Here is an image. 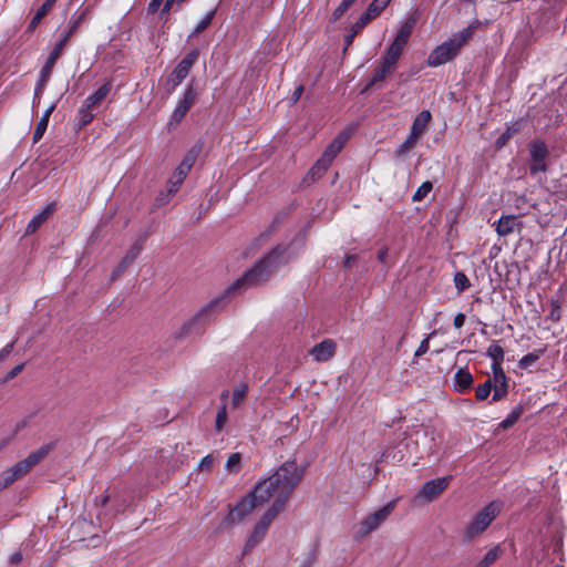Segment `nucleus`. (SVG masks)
<instances>
[{
    "mask_svg": "<svg viewBox=\"0 0 567 567\" xmlns=\"http://www.w3.org/2000/svg\"><path fill=\"white\" fill-rule=\"evenodd\" d=\"M303 471L298 466L296 461H287L282 463L277 471L257 483L254 491L245 496L226 517V523L238 524L252 513V511L269 502L271 498L276 501L281 498V491L288 489V497L300 483Z\"/></svg>",
    "mask_w": 567,
    "mask_h": 567,
    "instance_id": "f257e3e1",
    "label": "nucleus"
},
{
    "mask_svg": "<svg viewBox=\"0 0 567 567\" xmlns=\"http://www.w3.org/2000/svg\"><path fill=\"white\" fill-rule=\"evenodd\" d=\"M295 257L289 251V247H277L271 250L262 260L246 271L240 278L233 282L226 290L225 295L240 291L251 286L265 282L281 266L286 265Z\"/></svg>",
    "mask_w": 567,
    "mask_h": 567,
    "instance_id": "f03ea898",
    "label": "nucleus"
},
{
    "mask_svg": "<svg viewBox=\"0 0 567 567\" xmlns=\"http://www.w3.org/2000/svg\"><path fill=\"white\" fill-rule=\"evenodd\" d=\"M476 30L475 24H471L463 30L453 33L442 44L435 47L427 56V64L432 68L443 65L456 58L461 49L470 42Z\"/></svg>",
    "mask_w": 567,
    "mask_h": 567,
    "instance_id": "7ed1b4c3",
    "label": "nucleus"
},
{
    "mask_svg": "<svg viewBox=\"0 0 567 567\" xmlns=\"http://www.w3.org/2000/svg\"><path fill=\"white\" fill-rule=\"evenodd\" d=\"M288 489L281 491V498H277L274 501L270 508L261 516V518L255 525L250 536L245 543L243 555L248 554L252 548H255L266 536L269 526L277 517V515L285 508L288 499Z\"/></svg>",
    "mask_w": 567,
    "mask_h": 567,
    "instance_id": "20e7f679",
    "label": "nucleus"
},
{
    "mask_svg": "<svg viewBox=\"0 0 567 567\" xmlns=\"http://www.w3.org/2000/svg\"><path fill=\"white\" fill-rule=\"evenodd\" d=\"M51 451V445H44L31 452L24 460L0 474V491L13 484L17 480L28 474L34 465L43 460Z\"/></svg>",
    "mask_w": 567,
    "mask_h": 567,
    "instance_id": "39448f33",
    "label": "nucleus"
},
{
    "mask_svg": "<svg viewBox=\"0 0 567 567\" xmlns=\"http://www.w3.org/2000/svg\"><path fill=\"white\" fill-rule=\"evenodd\" d=\"M502 509L501 502H491L482 511H480L473 519L467 524L465 535L467 538H474L483 533L491 523L496 518Z\"/></svg>",
    "mask_w": 567,
    "mask_h": 567,
    "instance_id": "423d86ee",
    "label": "nucleus"
},
{
    "mask_svg": "<svg viewBox=\"0 0 567 567\" xmlns=\"http://www.w3.org/2000/svg\"><path fill=\"white\" fill-rule=\"evenodd\" d=\"M76 27H78V22L72 24L70 30L55 44L53 51L48 56L47 62L43 65V68L41 70V73H40V80H39V82L37 84V87H35L34 97H39L40 93L43 91V87H44L45 83L48 82V80H49V78L51 75L52 69H53L56 60L60 58V55H61V53H62L66 42L69 41V39L73 34V32L75 31Z\"/></svg>",
    "mask_w": 567,
    "mask_h": 567,
    "instance_id": "0eeeda50",
    "label": "nucleus"
},
{
    "mask_svg": "<svg viewBox=\"0 0 567 567\" xmlns=\"http://www.w3.org/2000/svg\"><path fill=\"white\" fill-rule=\"evenodd\" d=\"M198 55L199 52L197 50H193L177 64V66L173 70L167 79L169 91L175 90L188 75L193 65L197 61Z\"/></svg>",
    "mask_w": 567,
    "mask_h": 567,
    "instance_id": "6e6552de",
    "label": "nucleus"
},
{
    "mask_svg": "<svg viewBox=\"0 0 567 567\" xmlns=\"http://www.w3.org/2000/svg\"><path fill=\"white\" fill-rule=\"evenodd\" d=\"M415 25V18L409 17L400 27L394 40H392V65L400 58Z\"/></svg>",
    "mask_w": 567,
    "mask_h": 567,
    "instance_id": "1a4fd4ad",
    "label": "nucleus"
},
{
    "mask_svg": "<svg viewBox=\"0 0 567 567\" xmlns=\"http://www.w3.org/2000/svg\"><path fill=\"white\" fill-rule=\"evenodd\" d=\"M451 481V475L431 480L422 485L417 497L424 502H433L449 487Z\"/></svg>",
    "mask_w": 567,
    "mask_h": 567,
    "instance_id": "9d476101",
    "label": "nucleus"
},
{
    "mask_svg": "<svg viewBox=\"0 0 567 567\" xmlns=\"http://www.w3.org/2000/svg\"><path fill=\"white\" fill-rule=\"evenodd\" d=\"M529 154L532 164L529 165V172L535 175L540 172L547 171L546 158L549 154L546 144L543 141H534L529 144Z\"/></svg>",
    "mask_w": 567,
    "mask_h": 567,
    "instance_id": "9b49d317",
    "label": "nucleus"
},
{
    "mask_svg": "<svg viewBox=\"0 0 567 567\" xmlns=\"http://www.w3.org/2000/svg\"><path fill=\"white\" fill-rule=\"evenodd\" d=\"M390 514V504L384 505L381 509L368 516L360 523L357 529V537H364L371 532L375 530L383 522L386 520Z\"/></svg>",
    "mask_w": 567,
    "mask_h": 567,
    "instance_id": "f8f14e48",
    "label": "nucleus"
},
{
    "mask_svg": "<svg viewBox=\"0 0 567 567\" xmlns=\"http://www.w3.org/2000/svg\"><path fill=\"white\" fill-rule=\"evenodd\" d=\"M195 101H196V91L192 86H189L186 89L183 97L177 103V105L171 116V120L168 122V126L172 127V126L177 125L184 118V116L186 115L188 110L194 105Z\"/></svg>",
    "mask_w": 567,
    "mask_h": 567,
    "instance_id": "ddd939ff",
    "label": "nucleus"
},
{
    "mask_svg": "<svg viewBox=\"0 0 567 567\" xmlns=\"http://www.w3.org/2000/svg\"><path fill=\"white\" fill-rule=\"evenodd\" d=\"M350 137V131L340 132L337 137L327 146L326 151L321 156V164H330L334 157L340 153L348 138Z\"/></svg>",
    "mask_w": 567,
    "mask_h": 567,
    "instance_id": "4468645a",
    "label": "nucleus"
},
{
    "mask_svg": "<svg viewBox=\"0 0 567 567\" xmlns=\"http://www.w3.org/2000/svg\"><path fill=\"white\" fill-rule=\"evenodd\" d=\"M494 385L493 401H499L507 394V378L502 365H492Z\"/></svg>",
    "mask_w": 567,
    "mask_h": 567,
    "instance_id": "2eb2a0df",
    "label": "nucleus"
},
{
    "mask_svg": "<svg viewBox=\"0 0 567 567\" xmlns=\"http://www.w3.org/2000/svg\"><path fill=\"white\" fill-rule=\"evenodd\" d=\"M336 342L331 339H324L310 350V355L316 362H327L336 353Z\"/></svg>",
    "mask_w": 567,
    "mask_h": 567,
    "instance_id": "dca6fc26",
    "label": "nucleus"
},
{
    "mask_svg": "<svg viewBox=\"0 0 567 567\" xmlns=\"http://www.w3.org/2000/svg\"><path fill=\"white\" fill-rule=\"evenodd\" d=\"M522 223L519 221L517 216L514 215H505L502 216L496 225V233L498 236L506 237L513 234L516 229L520 230Z\"/></svg>",
    "mask_w": 567,
    "mask_h": 567,
    "instance_id": "f3484780",
    "label": "nucleus"
},
{
    "mask_svg": "<svg viewBox=\"0 0 567 567\" xmlns=\"http://www.w3.org/2000/svg\"><path fill=\"white\" fill-rule=\"evenodd\" d=\"M55 210V204H48L41 212L33 216L25 228V235H31L52 215Z\"/></svg>",
    "mask_w": 567,
    "mask_h": 567,
    "instance_id": "a211bd4d",
    "label": "nucleus"
},
{
    "mask_svg": "<svg viewBox=\"0 0 567 567\" xmlns=\"http://www.w3.org/2000/svg\"><path fill=\"white\" fill-rule=\"evenodd\" d=\"M389 54H390V48L385 49V54L383 56V62H382L381 68L374 72L372 79L364 86L362 92H365V91L370 90L373 86H378L379 83H383L384 82L385 75L390 72V58H389Z\"/></svg>",
    "mask_w": 567,
    "mask_h": 567,
    "instance_id": "6ab92c4d",
    "label": "nucleus"
},
{
    "mask_svg": "<svg viewBox=\"0 0 567 567\" xmlns=\"http://www.w3.org/2000/svg\"><path fill=\"white\" fill-rule=\"evenodd\" d=\"M430 121L431 113L429 111L420 112L412 123L410 133L420 138L424 134Z\"/></svg>",
    "mask_w": 567,
    "mask_h": 567,
    "instance_id": "aec40b11",
    "label": "nucleus"
},
{
    "mask_svg": "<svg viewBox=\"0 0 567 567\" xmlns=\"http://www.w3.org/2000/svg\"><path fill=\"white\" fill-rule=\"evenodd\" d=\"M473 383L472 374L464 369H458L454 375V389L460 393H464Z\"/></svg>",
    "mask_w": 567,
    "mask_h": 567,
    "instance_id": "412c9836",
    "label": "nucleus"
},
{
    "mask_svg": "<svg viewBox=\"0 0 567 567\" xmlns=\"http://www.w3.org/2000/svg\"><path fill=\"white\" fill-rule=\"evenodd\" d=\"M112 84L111 82L104 83L100 86L93 94L89 95L85 99L86 107H95L99 105L111 92Z\"/></svg>",
    "mask_w": 567,
    "mask_h": 567,
    "instance_id": "4be33fe9",
    "label": "nucleus"
},
{
    "mask_svg": "<svg viewBox=\"0 0 567 567\" xmlns=\"http://www.w3.org/2000/svg\"><path fill=\"white\" fill-rule=\"evenodd\" d=\"M54 109H55V104L53 103L44 111L42 117L38 122L34 133H33L34 143L40 141L42 138L43 134L45 133L48 124H49V118H50L52 112L54 111Z\"/></svg>",
    "mask_w": 567,
    "mask_h": 567,
    "instance_id": "5701e85b",
    "label": "nucleus"
},
{
    "mask_svg": "<svg viewBox=\"0 0 567 567\" xmlns=\"http://www.w3.org/2000/svg\"><path fill=\"white\" fill-rule=\"evenodd\" d=\"M188 173L189 171L183 168L182 166H178L176 168V171L173 173L172 177L168 181L167 189L171 195H174L178 190L179 186L183 184Z\"/></svg>",
    "mask_w": 567,
    "mask_h": 567,
    "instance_id": "b1692460",
    "label": "nucleus"
},
{
    "mask_svg": "<svg viewBox=\"0 0 567 567\" xmlns=\"http://www.w3.org/2000/svg\"><path fill=\"white\" fill-rule=\"evenodd\" d=\"M249 391V386L245 382L238 383L231 392V408L238 409L245 401Z\"/></svg>",
    "mask_w": 567,
    "mask_h": 567,
    "instance_id": "393cba45",
    "label": "nucleus"
},
{
    "mask_svg": "<svg viewBox=\"0 0 567 567\" xmlns=\"http://www.w3.org/2000/svg\"><path fill=\"white\" fill-rule=\"evenodd\" d=\"M488 358L492 359V365H502L504 362V349L497 343L493 342L486 351Z\"/></svg>",
    "mask_w": 567,
    "mask_h": 567,
    "instance_id": "a878e982",
    "label": "nucleus"
},
{
    "mask_svg": "<svg viewBox=\"0 0 567 567\" xmlns=\"http://www.w3.org/2000/svg\"><path fill=\"white\" fill-rule=\"evenodd\" d=\"M241 468V455L240 453H233L228 456L225 470L228 474H237Z\"/></svg>",
    "mask_w": 567,
    "mask_h": 567,
    "instance_id": "bb28decb",
    "label": "nucleus"
},
{
    "mask_svg": "<svg viewBox=\"0 0 567 567\" xmlns=\"http://www.w3.org/2000/svg\"><path fill=\"white\" fill-rule=\"evenodd\" d=\"M544 352H545V349L534 350L533 352L524 355L519 360L518 365L522 369H527V368L532 367L534 363H536L539 360V358L544 354Z\"/></svg>",
    "mask_w": 567,
    "mask_h": 567,
    "instance_id": "cd10ccee",
    "label": "nucleus"
},
{
    "mask_svg": "<svg viewBox=\"0 0 567 567\" xmlns=\"http://www.w3.org/2000/svg\"><path fill=\"white\" fill-rule=\"evenodd\" d=\"M519 125L518 123L512 125V126H507L506 131L504 133L501 134V136L496 140L495 142V146L496 148H502L503 146H505L507 144V142L509 141V138L519 131Z\"/></svg>",
    "mask_w": 567,
    "mask_h": 567,
    "instance_id": "c85d7f7f",
    "label": "nucleus"
},
{
    "mask_svg": "<svg viewBox=\"0 0 567 567\" xmlns=\"http://www.w3.org/2000/svg\"><path fill=\"white\" fill-rule=\"evenodd\" d=\"M78 118L81 127L91 123L94 118L93 107H86V103L83 102L81 109L79 110Z\"/></svg>",
    "mask_w": 567,
    "mask_h": 567,
    "instance_id": "c756f323",
    "label": "nucleus"
},
{
    "mask_svg": "<svg viewBox=\"0 0 567 567\" xmlns=\"http://www.w3.org/2000/svg\"><path fill=\"white\" fill-rule=\"evenodd\" d=\"M199 152H200V147L199 146H195L193 147L186 155L185 157L183 158L182 163L179 164V166H182L183 168L187 169V171H190L192 167L194 166L198 155H199Z\"/></svg>",
    "mask_w": 567,
    "mask_h": 567,
    "instance_id": "7c9ffc66",
    "label": "nucleus"
},
{
    "mask_svg": "<svg viewBox=\"0 0 567 567\" xmlns=\"http://www.w3.org/2000/svg\"><path fill=\"white\" fill-rule=\"evenodd\" d=\"M215 16V10H212L209 12H207L200 20L199 22L196 24L195 29L193 30V32L189 34V37H196L197 34H199L200 32H203L213 21V18Z\"/></svg>",
    "mask_w": 567,
    "mask_h": 567,
    "instance_id": "2f4dec72",
    "label": "nucleus"
},
{
    "mask_svg": "<svg viewBox=\"0 0 567 567\" xmlns=\"http://www.w3.org/2000/svg\"><path fill=\"white\" fill-rule=\"evenodd\" d=\"M390 0H374L364 13H369V19H374L383 9L388 7Z\"/></svg>",
    "mask_w": 567,
    "mask_h": 567,
    "instance_id": "473e14b6",
    "label": "nucleus"
},
{
    "mask_svg": "<svg viewBox=\"0 0 567 567\" xmlns=\"http://www.w3.org/2000/svg\"><path fill=\"white\" fill-rule=\"evenodd\" d=\"M227 421H228L227 406L225 404H221L220 406H218V410H217V415H216V420H215V430L217 432H220L225 427Z\"/></svg>",
    "mask_w": 567,
    "mask_h": 567,
    "instance_id": "72a5a7b5",
    "label": "nucleus"
},
{
    "mask_svg": "<svg viewBox=\"0 0 567 567\" xmlns=\"http://www.w3.org/2000/svg\"><path fill=\"white\" fill-rule=\"evenodd\" d=\"M492 390L494 391V385L492 379L488 378L483 384L476 388L475 396L477 400L483 401L488 398Z\"/></svg>",
    "mask_w": 567,
    "mask_h": 567,
    "instance_id": "f704fd0d",
    "label": "nucleus"
},
{
    "mask_svg": "<svg viewBox=\"0 0 567 567\" xmlns=\"http://www.w3.org/2000/svg\"><path fill=\"white\" fill-rule=\"evenodd\" d=\"M55 0H47L40 8L39 10L37 11V13L34 14L31 23H30V27L31 28H34L40 21L41 19L51 10L52 6L54 4Z\"/></svg>",
    "mask_w": 567,
    "mask_h": 567,
    "instance_id": "c9c22d12",
    "label": "nucleus"
},
{
    "mask_svg": "<svg viewBox=\"0 0 567 567\" xmlns=\"http://www.w3.org/2000/svg\"><path fill=\"white\" fill-rule=\"evenodd\" d=\"M501 548L499 546H495L494 548L489 549L483 559L477 564V567H488L492 565L501 555Z\"/></svg>",
    "mask_w": 567,
    "mask_h": 567,
    "instance_id": "e433bc0d",
    "label": "nucleus"
},
{
    "mask_svg": "<svg viewBox=\"0 0 567 567\" xmlns=\"http://www.w3.org/2000/svg\"><path fill=\"white\" fill-rule=\"evenodd\" d=\"M420 138L417 136L410 133L405 141L398 147V155L401 156L410 152L417 144Z\"/></svg>",
    "mask_w": 567,
    "mask_h": 567,
    "instance_id": "4c0bfd02",
    "label": "nucleus"
},
{
    "mask_svg": "<svg viewBox=\"0 0 567 567\" xmlns=\"http://www.w3.org/2000/svg\"><path fill=\"white\" fill-rule=\"evenodd\" d=\"M453 280H454L455 288L457 289L458 292H463V291L467 290L471 287L470 279L462 271L456 272L454 275V279Z\"/></svg>",
    "mask_w": 567,
    "mask_h": 567,
    "instance_id": "58836bf2",
    "label": "nucleus"
},
{
    "mask_svg": "<svg viewBox=\"0 0 567 567\" xmlns=\"http://www.w3.org/2000/svg\"><path fill=\"white\" fill-rule=\"evenodd\" d=\"M433 184L429 181L422 183V185L415 190L412 196L413 202H421L424 199L429 193L432 190Z\"/></svg>",
    "mask_w": 567,
    "mask_h": 567,
    "instance_id": "ea45409f",
    "label": "nucleus"
},
{
    "mask_svg": "<svg viewBox=\"0 0 567 567\" xmlns=\"http://www.w3.org/2000/svg\"><path fill=\"white\" fill-rule=\"evenodd\" d=\"M219 303V299H216L212 302H209L197 316L194 318V320L187 322L184 324L183 329L189 330L195 322H197L199 319H202L206 313H208L210 310H213L217 305Z\"/></svg>",
    "mask_w": 567,
    "mask_h": 567,
    "instance_id": "a19ab883",
    "label": "nucleus"
},
{
    "mask_svg": "<svg viewBox=\"0 0 567 567\" xmlns=\"http://www.w3.org/2000/svg\"><path fill=\"white\" fill-rule=\"evenodd\" d=\"M561 317L560 302L558 300H550L548 319L553 322H558Z\"/></svg>",
    "mask_w": 567,
    "mask_h": 567,
    "instance_id": "79ce46f5",
    "label": "nucleus"
},
{
    "mask_svg": "<svg viewBox=\"0 0 567 567\" xmlns=\"http://www.w3.org/2000/svg\"><path fill=\"white\" fill-rule=\"evenodd\" d=\"M355 0H343L332 13V20H339L353 4Z\"/></svg>",
    "mask_w": 567,
    "mask_h": 567,
    "instance_id": "37998d69",
    "label": "nucleus"
},
{
    "mask_svg": "<svg viewBox=\"0 0 567 567\" xmlns=\"http://www.w3.org/2000/svg\"><path fill=\"white\" fill-rule=\"evenodd\" d=\"M142 251V243H135L126 252L122 260L124 264L131 265Z\"/></svg>",
    "mask_w": 567,
    "mask_h": 567,
    "instance_id": "c03bdc74",
    "label": "nucleus"
},
{
    "mask_svg": "<svg viewBox=\"0 0 567 567\" xmlns=\"http://www.w3.org/2000/svg\"><path fill=\"white\" fill-rule=\"evenodd\" d=\"M520 414H522L520 409L513 410L507 415V417L499 423V426L504 430L511 427L512 425H514L516 423V421L519 419Z\"/></svg>",
    "mask_w": 567,
    "mask_h": 567,
    "instance_id": "a18cd8bd",
    "label": "nucleus"
},
{
    "mask_svg": "<svg viewBox=\"0 0 567 567\" xmlns=\"http://www.w3.org/2000/svg\"><path fill=\"white\" fill-rule=\"evenodd\" d=\"M330 164H321V157L317 161V163L310 169V175L312 178H319L322 174L328 169Z\"/></svg>",
    "mask_w": 567,
    "mask_h": 567,
    "instance_id": "49530a36",
    "label": "nucleus"
},
{
    "mask_svg": "<svg viewBox=\"0 0 567 567\" xmlns=\"http://www.w3.org/2000/svg\"><path fill=\"white\" fill-rule=\"evenodd\" d=\"M370 21L369 13H362L350 29L355 33H359Z\"/></svg>",
    "mask_w": 567,
    "mask_h": 567,
    "instance_id": "de8ad7c7",
    "label": "nucleus"
},
{
    "mask_svg": "<svg viewBox=\"0 0 567 567\" xmlns=\"http://www.w3.org/2000/svg\"><path fill=\"white\" fill-rule=\"evenodd\" d=\"M128 266L130 265L124 264V260H121V262L113 269L112 275H111V279L115 280L117 277H120L125 271V269Z\"/></svg>",
    "mask_w": 567,
    "mask_h": 567,
    "instance_id": "09e8293b",
    "label": "nucleus"
},
{
    "mask_svg": "<svg viewBox=\"0 0 567 567\" xmlns=\"http://www.w3.org/2000/svg\"><path fill=\"white\" fill-rule=\"evenodd\" d=\"M213 463H214V457H213L212 454H208V455H206L205 457L202 458V461L199 463V468L200 470H208V468H210Z\"/></svg>",
    "mask_w": 567,
    "mask_h": 567,
    "instance_id": "8fccbe9b",
    "label": "nucleus"
},
{
    "mask_svg": "<svg viewBox=\"0 0 567 567\" xmlns=\"http://www.w3.org/2000/svg\"><path fill=\"white\" fill-rule=\"evenodd\" d=\"M24 368V364H19L17 367H14L11 371L8 372V374L6 375L4 378V381H9V380H12L13 378H16Z\"/></svg>",
    "mask_w": 567,
    "mask_h": 567,
    "instance_id": "3c124183",
    "label": "nucleus"
},
{
    "mask_svg": "<svg viewBox=\"0 0 567 567\" xmlns=\"http://www.w3.org/2000/svg\"><path fill=\"white\" fill-rule=\"evenodd\" d=\"M429 350V339H424L415 351L414 355L420 357Z\"/></svg>",
    "mask_w": 567,
    "mask_h": 567,
    "instance_id": "603ef678",
    "label": "nucleus"
},
{
    "mask_svg": "<svg viewBox=\"0 0 567 567\" xmlns=\"http://www.w3.org/2000/svg\"><path fill=\"white\" fill-rule=\"evenodd\" d=\"M358 33H355L354 31H352L351 29L349 30V32L346 34L344 37V51L352 44L355 35Z\"/></svg>",
    "mask_w": 567,
    "mask_h": 567,
    "instance_id": "864d4df0",
    "label": "nucleus"
},
{
    "mask_svg": "<svg viewBox=\"0 0 567 567\" xmlns=\"http://www.w3.org/2000/svg\"><path fill=\"white\" fill-rule=\"evenodd\" d=\"M465 322V315L464 313H457L455 317H454V321H453V324L456 329H460L463 327Z\"/></svg>",
    "mask_w": 567,
    "mask_h": 567,
    "instance_id": "5fc2aeb1",
    "label": "nucleus"
},
{
    "mask_svg": "<svg viewBox=\"0 0 567 567\" xmlns=\"http://www.w3.org/2000/svg\"><path fill=\"white\" fill-rule=\"evenodd\" d=\"M302 92H303L302 85H299L298 87H296V90L293 91V93L291 95V102L296 103L301 97Z\"/></svg>",
    "mask_w": 567,
    "mask_h": 567,
    "instance_id": "6e6d98bb",
    "label": "nucleus"
},
{
    "mask_svg": "<svg viewBox=\"0 0 567 567\" xmlns=\"http://www.w3.org/2000/svg\"><path fill=\"white\" fill-rule=\"evenodd\" d=\"M163 0H151L148 3V12L154 13L157 11Z\"/></svg>",
    "mask_w": 567,
    "mask_h": 567,
    "instance_id": "4d7b16f0",
    "label": "nucleus"
},
{
    "mask_svg": "<svg viewBox=\"0 0 567 567\" xmlns=\"http://www.w3.org/2000/svg\"><path fill=\"white\" fill-rule=\"evenodd\" d=\"M13 342L7 344L6 347H3L0 351V359H4L7 355L10 354V352L12 351L13 349Z\"/></svg>",
    "mask_w": 567,
    "mask_h": 567,
    "instance_id": "13d9d810",
    "label": "nucleus"
},
{
    "mask_svg": "<svg viewBox=\"0 0 567 567\" xmlns=\"http://www.w3.org/2000/svg\"><path fill=\"white\" fill-rule=\"evenodd\" d=\"M354 260H355V256L348 254L344 257V261H343L344 267H350Z\"/></svg>",
    "mask_w": 567,
    "mask_h": 567,
    "instance_id": "bf43d9fd",
    "label": "nucleus"
},
{
    "mask_svg": "<svg viewBox=\"0 0 567 567\" xmlns=\"http://www.w3.org/2000/svg\"><path fill=\"white\" fill-rule=\"evenodd\" d=\"M176 0H166L164 7H163V10H162V13H166L171 10L173 3H175Z\"/></svg>",
    "mask_w": 567,
    "mask_h": 567,
    "instance_id": "052dcab7",
    "label": "nucleus"
},
{
    "mask_svg": "<svg viewBox=\"0 0 567 567\" xmlns=\"http://www.w3.org/2000/svg\"><path fill=\"white\" fill-rule=\"evenodd\" d=\"M378 257H379V259H380L381 261H385V258H386V248L381 249V250H380V252H379V255H378Z\"/></svg>",
    "mask_w": 567,
    "mask_h": 567,
    "instance_id": "680f3d73",
    "label": "nucleus"
},
{
    "mask_svg": "<svg viewBox=\"0 0 567 567\" xmlns=\"http://www.w3.org/2000/svg\"><path fill=\"white\" fill-rule=\"evenodd\" d=\"M21 559H22V556H21V554H19V553L13 554V555L11 556V560H12L13 563H19Z\"/></svg>",
    "mask_w": 567,
    "mask_h": 567,
    "instance_id": "e2e57ef3",
    "label": "nucleus"
},
{
    "mask_svg": "<svg viewBox=\"0 0 567 567\" xmlns=\"http://www.w3.org/2000/svg\"><path fill=\"white\" fill-rule=\"evenodd\" d=\"M229 396V391L228 390H224L220 394V399L221 400H226L227 398Z\"/></svg>",
    "mask_w": 567,
    "mask_h": 567,
    "instance_id": "0e129e2a",
    "label": "nucleus"
},
{
    "mask_svg": "<svg viewBox=\"0 0 567 567\" xmlns=\"http://www.w3.org/2000/svg\"><path fill=\"white\" fill-rule=\"evenodd\" d=\"M300 567H311V561L307 560Z\"/></svg>",
    "mask_w": 567,
    "mask_h": 567,
    "instance_id": "69168bd1",
    "label": "nucleus"
},
{
    "mask_svg": "<svg viewBox=\"0 0 567 567\" xmlns=\"http://www.w3.org/2000/svg\"><path fill=\"white\" fill-rule=\"evenodd\" d=\"M404 449H408L410 446V442L406 441L404 444H403Z\"/></svg>",
    "mask_w": 567,
    "mask_h": 567,
    "instance_id": "338daca9",
    "label": "nucleus"
},
{
    "mask_svg": "<svg viewBox=\"0 0 567 567\" xmlns=\"http://www.w3.org/2000/svg\"><path fill=\"white\" fill-rule=\"evenodd\" d=\"M402 444H400L398 447H401ZM398 453H402V449H399Z\"/></svg>",
    "mask_w": 567,
    "mask_h": 567,
    "instance_id": "774afa93",
    "label": "nucleus"
}]
</instances>
